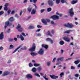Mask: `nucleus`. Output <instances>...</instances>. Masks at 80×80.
Segmentation results:
<instances>
[{"label": "nucleus", "mask_w": 80, "mask_h": 80, "mask_svg": "<svg viewBox=\"0 0 80 80\" xmlns=\"http://www.w3.org/2000/svg\"><path fill=\"white\" fill-rule=\"evenodd\" d=\"M64 26L66 27L70 28L74 27V25L72 23H68L67 24H65Z\"/></svg>", "instance_id": "1"}, {"label": "nucleus", "mask_w": 80, "mask_h": 80, "mask_svg": "<svg viewBox=\"0 0 80 80\" xmlns=\"http://www.w3.org/2000/svg\"><path fill=\"white\" fill-rule=\"evenodd\" d=\"M69 13L71 17H73L74 15V12L73 11V8H71L69 10Z\"/></svg>", "instance_id": "2"}, {"label": "nucleus", "mask_w": 80, "mask_h": 80, "mask_svg": "<svg viewBox=\"0 0 80 80\" xmlns=\"http://www.w3.org/2000/svg\"><path fill=\"white\" fill-rule=\"evenodd\" d=\"M48 3L49 6L51 7H52V6L54 5V3L52 0H48Z\"/></svg>", "instance_id": "3"}, {"label": "nucleus", "mask_w": 80, "mask_h": 80, "mask_svg": "<svg viewBox=\"0 0 80 80\" xmlns=\"http://www.w3.org/2000/svg\"><path fill=\"white\" fill-rule=\"evenodd\" d=\"M64 40L67 42H70V39L68 37L65 36L63 38Z\"/></svg>", "instance_id": "4"}, {"label": "nucleus", "mask_w": 80, "mask_h": 80, "mask_svg": "<svg viewBox=\"0 0 80 80\" xmlns=\"http://www.w3.org/2000/svg\"><path fill=\"white\" fill-rule=\"evenodd\" d=\"M35 44L33 43V44L32 48L29 49V50L31 52H33V51H35Z\"/></svg>", "instance_id": "5"}, {"label": "nucleus", "mask_w": 80, "mask_h": 80, "mask_svg": "<svg viewBox=\"0 0 80 80\" xmlns=\"http://www.w3.org/2000/svg\"><path fill=\"white\" fill-rule=\"evenodd\" d=\"M9 74H10V72L8 71H5L2 74V77H5V76H7V75H8Z\"/></svg>", "instance_id": "6"}, {"label": "nucleus", "mask_w": 80, "mask_h": 80, "mask_svg": "<svg viewBox=\"0 0 80 80\" xmlns=\"http://www.w3.org/2000/svg\"><path fill=\"white\" fill-rule=\"evenodd\" d=\"M11 24V23H9V21H7L6 22H5V25L4 26L5 28H6L8 26L10 27V25Z\"/></svg>", "instance_id": "7"}, {"label": "nucleus", "mask_w": 80, "mask_h": 80, "mask_svg": "<svg viewBox=\"0 0 80 80\" xmlns=\"http://www.w3.org/2000/svg\"><path fill=\"white\" fill-rule=\"evenodd\" d=\"M44 53V50L42 48H40L38 52V54L40 55H43Z\"/></svg>", "instance_id": "8"}, {"label": "nucleus", "mask_w": 80, "mask_h": 80, "mask_svg": "<svg viewBox=\"0 0 80 80\" xmlns=\"http://www.w3.org/2000/svg\"><path fill=\"white\" fill-rule=\"evenodd\" d=\"M59 16L57 15L53 16L51 17V18H52L53 20H58L59 18Z\"/></svg>", "instance_id": "9"}, {"label": "nucleus", "mask_w": 80, "mask_h": 80, "mask_svg": "<svg viewBox=\"0 0 80 80\" xmlns=\"http://www.w3.org/2000/svg\"><path fill=\"white\" fill-rule=\"evenodd\" d=\"M50 77H51V78H52V79H54L55 80H56V79L58 78V76L50 75Z\"/></svg>", "instance_id": "10"}, {"label": "nucleus", "mask_w": 80, "mask_h": 80, "mask_svg": "<svg viewBox=\"0 0 80 80\" xmlns=\"http://www.w3.org/2000/svg\"><path fill=\"white\" fill-rule=\"evenodd\" d=\"M4 38V35H3V32H2L0 34V40H3Z\"/></svg>", "instance_id": "11"}, {"label": "nucleus", "mask_w": 80, "mask_h": 80, "mask_svg": "<svg viewBox=\"0 0 80 80\" xmlns=\"http://www.w3.org/2000/svg\"><path fill=\"white\" fill-rule=\"evenodd\" d=\"M46 42H49L51 44L53 43V41L52 40L51 38H48L46 39Z\"/></svg>", "instance_id": "12"}, {"label": "nucleus", "mask_w": 80, "mask_h": 80, "mask_svg": "<svg viewBox=\"0 0 80 80\" xmlns=\"http://www.w3.org/2000/svg\"><path fill=\"white\" fill-rule=\"evenodd\" d=\"M63 59H64V58L62 57V58H58L57 59V61L58 62H61L62 61H63Z\"/></svg>", "instance_id": "13"}, {"label": "nucleus", "mask_w": 80, "mask_h": 80, "mask_svg": "<svg viewBox=\"0 0 80 80\" xmlns=\"http://www.w3.org/2000/svg\"><path fill=\"white\" fill-rule=\"evenodd\" d=\"M22 45H20L19 47H18V48H17L15 49L14 51L13 52H12V53H15V52H17V50H18V49H19V48H21V47H22Z\"/></svg>", "instance_id": "14"}, {"label": "nucleus", "mask_w": 80, "mask_h": 80, "mask_svg": "<svg viewBox=\"0 0 80 80\" xmlns=\"http://www.w3.org/2000/svg\"><path fill=\"white\" fill-rule=\"evenodd\" d=\"M36 13V10L33 9L31 12V15H35Z\"/></svg>", "instance_id": "15"}, {"label": "nucleus", "mask_w": 80, "mask_h": 80, "mask_svg": "<svg viewBox=\"0 0 80 80\" xmlns=\"http://www.w3.org/2000/svg\"><path fill=\"white\" fill-rule=\"evenodd\" d=\"M26 77L28 78H32V75L31 74H28L26 75Z\"/></svg>", "instance_id": "16"}, {"label": "nucleus", "mask_w": 80, "mask_h": 80, "mask_svg": "<svg viewBox=\"0 0 80 80\" xmlns=\"http://www.w3.org/2000/svg\"><path fill=\"white\" fill-rule=\"evenodd\" d=\"M9 20L10 22H13L14 20H15V19L13 18V17H11L9 19Z\"/></svg>", "instance_id": "17"}, {"label": "nucleus", "mask_w": 80, "mask_h": 80, "mask_svg": "<svg viewBox=\"0 0 80 80\" xmlns=\"http://www.w3.org/2000/svg\"><path fill=\"white\" fill-rule=\"evenodd\" d=\"M42 47H44L45 48L47 49L48 48V45L46 44H42Z\"/></svg>", "instance_id": "18"}, {"label": "nucleus", "mask_w": 80, "mask_h": 80, "mask_svg": "<svg viewBox=\"0 0 80 80\" xmlns=\"http://www.w3.org/2000/svg\"><path fill=\"white\" fill-rule=\"evenodd\" d=\"M31 71L32 72H33V73H35L37 71V69L35 68H32Z\"/></svg>", "instance_id": "19"}, {"label": "nucleus", "mask_w": 80, "mask_h": 80, "mask_svg": "<svg viewBox=\"0 0 80 80\" xmlns=\"http://www.w3.org/2000/svg\"><path fill=\"white\" fill-rule=\"evenodd\" d=\"M31 55L32 56H36V55H38V53H36V52H32L31 53Z\"/></svg>", "instance_id": "20"}, {"label": "nucleus", "mask_w": 80, "mask_h": 80, "mask_svg": "<svg viewBox=\"0 0 80 80\" xmlns=\"http://www.w3.org/2000/svg\"><path fill=\"white\" fill-rule=\"evenodd\" d=\"M42 22L43 23H44V24H45V25L47 24V21H46V19H42Z\"/></svg>", "instance_id": "21"}, {"label": "nucleus", "mask_w": 80, "mask_h": 80, "mask_svg": "<svg viewBox=\"0 0 80 80\" xmlns=\"http://www.w3.org/2000/svg\"><path fill=\"white\" fill-rule=\"evenodd\" d=\"M78 1L77 0H76V1H73L71 2V4H75L76 3H77Z\"/></svg>", "instance_id": "22"}, {"label": "nucleus", "mask_w": 80, "mask_h": 80, "mask_svg": "<svg viewBox=\"0 0 80 80\" xmlns=\"http://www.w3.org/2000/svg\"><path fill=\"white\" fill-rule=\"evenodd\" d=\"M80 62V60H78L77 61H76L74 62V63L76 64V65H77Z\"/></svg>", "instance_id": "23"}, {"label": "nucleus", "mask_w": 80, "mask_h": 80, "mask_svg": "<svg viewBox=\"0 0 80 80\" xmlns=\"http://www.w3.org/2000/svg\"><path fill=\"white\" fill-rule=\"evenodd\" d=\"M47 65L48 67H50L51 65V62L48 61L47 63Z\"/></svg>", "instance_id": "24"}, {"label": "nucleus", "mask_w": 80, "mask_h": 80, "mask_svg": "<svg viewBox=\"0 0 80 80\" xmlns=\"http://www.w3.org/2000/svg\"><path fill=\"white\" fill-rule=\"evenodd\" d=\"M20 38L21 41H23L24 40V38L22 34L20 35Z\"/></svg>", "instance_id": "25"}, {"label": "nucleus", "mask_w": 80, "mask_h": 80, "mask_svg": "<svg viewBox=\"0 0 80 80\" xmlns=\"http://www.w3.org/2000/svg\"><path fill=\"white\" fill-rule=\"evenodd\" d=\"M13 48H14V46H13V45L11 44L10 45L9 47V49H13Z\"/></svg>", "instance_id": "26"}, {"label": "nucleus", "mask_w": 80, "mask_h": 80, "mask_svg": "<svg viewBox=\"0 0 80 80\" xmlns=\"http://www.w3.org/2000/svg\"><path fill=\"white\" fill-rule=\"evenodd\" d=\"M52 10V8H49L47 9V12H51Z\"/></svg>", "instance_id": "27"}, {"label": "nucleus", "mask_w": 80, "mask_h": 80, "mask_svg": "<svg viewBox=\"0 0 80 80\" xmlns=\"http://www.w3.org/2000/svg\"><path fill=\"white\" fill-rule=\"evenodd\" d=\"M22 27H21V25L20 24H18V26L17 27V28L18 29V30L20 28H21Z\"/></svg>", "instance_id": "28"}, {"label": "nucleus", "mask_w": 80, "mask_h": 80, "mask_svg": "<svg viewBox=\"0 0 80 80\" xmlns=\"http://www.w3.org/2000/svg\"><path fill=\"white\" fill-rule=\"evenodd\" d=\"M34 75L36 77H40V74L37 73H35L34 74Z\"/></svg>", "instance_id": "29"}, {"label": "nucleus", "mask_w": 80, "mask_h": 80, "mask_svg": "<svg viewBox=\"0 0 80 80\" xmlns=\"http://www.w3.org/2000/svg\"><path fill=\"white\" fill-rule=\"evenodd\" d=\"M18 31H19V32H22V31H23V29L22 27H21V28L18 29Z\"/></svg>", "instance_id": "30"}, {"label": "nucleus", "mask_w": 80, "mask_h": 80, "mask_svg": "<svg viewBox=\"0 0 80 80\" xmlns=\"http://www.w3.org/2000/svg\"><path fill=\"white\" fill-rule=\"evenodd\" d=\"M29 28L30 29H34L35 27L34 26H30Z\"/></svg>", "instance_id": "31"}, {"label": "nucleus", "mask_w": 80, "mask_h": 80, "mask_svg": "<svg viewBox=\"0 0 80 80\" xmlns=\"http://www.w3.org/2000/svg\"><path fill=\"white\" fill-rule=\"evenodd\" d=\"M43 78H44L45 80H48V78H47V75L45 74L44 76L43 77Z\"/></svg>", "instance_id": "32"}, {"label": "nucleus", "mask_w": 80, "mask_h": 80, "mask_svg": "<svg viewBox=\"0 0 80 80\" xmlns=\"http://www.w3.org/2000/svg\"><path fill=\"white\" fill-rule=\"evenodd\" d=\"M42 70V68L41 67H39L37 68V70L38 71H39V72L41 71Z\"/></svg>", "instance_id": "33"}, {"label": "nucleus", "mask_w": 80, "mask_h": 80, "mask_svg": "<svg viewBox=\"0 0 80 80\" xmlns=\"http://www.w3.org/2000/svg\"><path fill=\"white\" fill-rule=\"evenodd\" d=\"M70 32H72V31L71 30H68V31H66L64 32V33H65L68 34L70 33Z\"/></svg>", "instance_id": "34"}, {"label": "nucleus", "mask_w": 80, "mask_h": 80, "mask_svg": "<svg viewBox=\"0 0 80 80\" xmlns=\"http://www.w3.org/2000/svg\"><path fill=\"white\" fill-rule=\"evenodd\" d=\"M40 66V64L37 63H34V67H38Z\"/></svg>", "instance_id": "35"}, {"label": "nucleus", "mask_w": 80, "mask_h": 80, "mask_svg": "<svg viewBox=\"0 0 80 80\" xmlns=\"http://www.w3.org/2000/svg\"><path fill=\"white\" fill-rule=\"evenodd\" d=\"M46 35H50L51 36H52V35L50 34V31H48L47 32H46Z\"/></svg>", "instance_id": "36"}, {"label": "nucleus", "mask_w": 80, "mask_h": 80, "mask_svg": "<svg viewBox=\"0 0 80 80\" xmlns=\"http://www.w3.org/2000/svg\"><path fill=\"white\" fill-rule=\"evenodd\" d=\"M59 44L60 45H62L64 44V42L63 41H60L59 42Z\"/></svg>", "instance_id": "37"}, {"label": "nucleus", "mask_w": 80, "mask_h": 80, "mask_svg": "<svg viewBox=\"0 0 80 80\" xmlns=\"http://www.w3.org/2000/svg\"><path fill=\"white\" fill-rule=\"evenodd\" d=\"M56 15H58L59 17H62V14H60L58 13V12H57L56 13Z\"/></svg>", "instance_id": "38"}, {"label": "nucleus", "mask_w": 80, "mask_h": 80, "mask_svg": "<svg viewBox=\"0 0 80 80\" xmlns=\"http://www.w3.org/2000/svg\"><path fill=\"white\" fill-rule=\"evenodd\" d=\"M32 8H28V10L29 12H31V10H32Z\"/></svg>", "instance_id": "39"}, {"label": "nucleus", "mask_w": 80, "mask_h": 80, "mask_svg": "<svg viewBox=\"0 0 80 80\" xmlns=\"http://www.w3.org/2000/svg\"><path fill=\"white\" fill-rule=\"evenodd\" d=\"M60 0H56V2L57 4H59L60 3Z\"/></svg>", "instance_id": "40"}, {"label": "nucleus", "mask_w": 80, "mask_h": 80, "mask_svg": "<svg viewBox=\"0 0 80 80\" xmlns=\"http://www.w3.org/2000/svg\"><path fill=\"white\" fill-rule=\"evenodd\" d=\"M61 2L62 3H66V1L65 0H61Z\"/></svg>", "instance_id": "41"}, {"label": "nucleus", "mask_w": 80, "mask_h": 80, "mask_svg": "<svg viewBox=\"0 0 80 80\" xmlns=\"http://www.w3.org/2000/svg\"><path fill=\"white\" fill-rule=\"evenodd\" d=\"M4 49V48H3V47L2 46L0 47V51H2V50H3Z\"/></svg>", "instance_id": "42"}, {"label": "nucleus", "mask_w": 80, "mask_h": 80, "mask_svg": "<svg viewBox=\"0 0 80 80\" xmlns=\"http://www.w3.org/2000/svg\"><path fill=\"white\" fill-rule=\"evenodd\" d=\"M15 11L14 10H12L11 11V15H13L14 14H15Z\"/></svg>", "instance_id": "43"}, {"label": "nucleus", "mask_w": 80, "mask_h": 80, "mask_svg": "<svg viewBox=\"0 0 80 80\" xmlns=\"http://www.w3.org/2000/svg\"><path fill=\"white\" fill-rule=\"evenodd\" d=\"M29 67H33V65L32 64V63H30L29 64Z\"/></svg>", "instance_id": "44"}, {"label": "nucleus", "mask_w": 80, "mask_h": 80, "mask_svg": "<svg viewBox=\"0 0 80 80\" xmlns=\"http://www.w3.org/2000/svg\"><path fill=\"white\" fill-rule=\"evenodd\" d=\"M9 5V4L8 3H6L5 4V5H4V6L5 7H7Z\"/></svg>", "instance_id": "45"}, {"label": "nucleus", "mask_w": 80, "mask_h": 80, "mask_svg": "<svg viewBox=\"0 0 80 80\" xmlns=\"http://www.w3.org/2000/svg\"><path fill=\"white\" fill-rule=\"evenodd\" d=\"M42 35L40 33H38L37 34H36V36H38V37H40Z\"/></svg>", "instance_id": "46"}, {"label": "nucleus", "mask_w": 80, "mask_h": 80, "mask_svg": "<svg viewBox=\"0 0 80 80\" xmlns=\"http://www.w3.org/2000/svg\"><path fill=\"white\" fill-rule=\"evenodd\" d=\"M11 62H12V61H11V60L9 59L7 63H10Z\"/></svg>", "instance_id": "47"}, {"label": "nucleus", "mask_w": 80, "mask_h": 80, "mask_svg": "<svg viewBox=\"0 0 80 80\" xmlns=\"http://www.w3.org/2000/svg\"><path fill=\"white\" fill-rule=\"evenodd\" d=\"M64 75V73L63 72H62L61 73L60 75H59L60 76V77H62V75Z\"/></svg>", "instance_id": "48"}, {"label": "nucleus", "mask_w": 80, "mask_h": 80, "mask_svg": "<svg viewBox=\"0 0 80 80\" xmlns=\"http://www.w3.org/2000/svg\"><path fill=\"white\" fill-rule=\"evenodd\" d=\"M46 24L47 22H49L50 21V19H46Z\"/></svg>", "instance_id": "49"}, {"label": "nucleus", "mask_w": 80, "mask_h": 80, "mask_svg": "<svg viewBox=\"0 0 80 80\" xmlns=\"http://www.w3.org/2000/svg\"><path fill=\"white\" fill-rule=\"evenodd\" d=\"M4 10H5V11H7V10H8V8H7V7H5L4 8Z\"/></svg>", "instance_id": "50"}, {"label": "nucleus", "mask_w": 80, "mask_h": 80, "mask_svg": "<svg viewBox=\"0 0 80 80\" xmlns=\"http://www.w3.org/2000/svg\"><path fill=\"white\" fill-rule=\"evenodd\" d=\"M71 68L72 70H74V69H75V68L73 66H71Z\"/></svg>", "instance_id": "51"}, {"label": "nucleus", "mask_w": 80, "mask_h": 80, "mask_svg": "<svg viewBox=\"0 0 80 80\" xmlns=\"http://www.w3.org/2000/svg\"><path fill=\"white\" fill-rule=\"evenodd\" d=\"M51 32L52 34H53L54 33H55V31L53 30H51Z\"/></svg>", "instance_id": "52"}, {"label": "nucleus", "mask_w": 80, "mask_h": 80, "mask_svg": "<svg viewBox=\"0 0 80 80\" xmlns=\"http://www.w3.org/2000/svg\"><path fill=\"white\" fill-rule=\"evenodd\" d=\"M15 17H16V18H19V16H18V15L17 14H16L15 16Z\"/></svg>", "instance_id": "53"}, {"label": "nucleus", "mask_w": 80, "mask_h": 80, "mask_svg": "<svg viewBox=\"0 0 80 80\" xmlns=\"http://www.w3.org/2000/svg\"><path fill=\"white\" fill-rule=\"evenodd\" d=\"M3 13H4V12H3V11H1L0 12V16L1 15H2V14H3Z\"/></svg>", "instance_id": "54"}, {"label": "nucleus", "mask_w": 80, "mask_h": 80, "mask_svg": "<svg viewBox=\"0 0 80 80\" xmlns=\"http://www.w3.org/2000/svg\"><path fill=\"white\" fill-rule=\"evenodd\" d=\"M22 35H23V36L24 37H25L26 36L25 34V33L24 32H22Z\"/></svg>", "instance_id": "55"}, {"label": "nucleus", "mask_w": 80, "mask_h": 80, "mask_svg": "<svg viewBox=\"0 0 80 80\" xmlns=\"http://www.w3.org/2000/svg\"><path fill=\"white\" fill-rule=\"evenodd\" d=\"M45 11V9H41L40 10V12L41 13H42Z\"/></svg>", "instance_id": "56"}, {"label": "nucleus", "mask_w": 80, "mask_h": 80, "mask_svg": "<svg viewBox=\"0 0 80 80\" xmlns=\"http://www.w3.org/2000/svg\"><path fill=\"white\" fill-rule=\"evenodd\" d=\"M26 49V48L24 47V48H21L20 50H25Z\"/></svg>", "instance_id": "57"}, {"label": "nucleus", "mask_w": 80, "mask_h": 80, "mask_svg": "<svg viewBox=\"0 0 80 80\" xmlns=\"http://www.w3.org/2000/svg\"><path fill=\"white\" fill-rule=\"evenodd\" d=\"M7 12H8V15H10L11 11H10V10H9Z\"/></svg>", "instance_id": "58"}, {"label": "nucleus", "mask_w": 80, "mask_h": 80, "mask_svg": "<svg viewBox=\"0 0 80 80\" xmlns=\"http://www.w3.org/2000/svg\"><path fill=\"white\" fill-rule=\"evenodd\" d=\"M61 62H58L56 63V65H61Z\"/></svg>", "instance_id": "59"}, {"label": "nucleus", "mask_w": 80, "mask_h": 80, "mask_svg": "<svg viewBox=\"0 0 80 80\" xmlns=\"http://www.w3.org/2000/svg\"><path fill=\"white\" fill-rule=\"evenodd\" d=\"M41 29H38L36 31V32H40Z\"/></svg>", "instance_id": "60"}, {"label": "nucleus", "mask_w": 80, "mask_h": 80, "mask_svg": "<svg viewBox=\"0 0 80 80\" xmlns=\"http://www.w3.org/2000/svg\"><path fill=\"white\" fill-rule=\"evenodd\" d=\"M11 24H10V26L12 28H13L14 27V25L12 23H11Z\"/></svg>", "instance_id": "61"}, {"label": "nucleus", "mask_w": 80, "mask_h": 80, "mask_svg": "<svg viewBox=\"0 0 80 80\" xmlns=\"http://www.w3.org/2000/svg\"><path fill=\"white\" fill-rule=\"evenodd\" d=\"M79 75L78 74H77L75 75V76L76 77H78Z\"/></svg>", "instance_id": "62"}, {"label": "nucleus", "mask_w": 80, "mask_h": 80, "mask_svg": "<svg viewBox=\"0 0 80 80\" xmlns=\"http://www.w3.org/2000/svg\"><path fill=\"white\" fill-rule=\"evenodd\" d=\"M55 60H56V58H54L52 60V62H55Z\"/></svg>", "instance_id": "63"}, {"label": "nucleus", "mask_w": 80, "mask_h": 80, "mask_svg": "<svg viewBox=\"0 0 80 80\" xmlns=\"http://www.w3.org/2000/svg\"><path fill=\"white\" fill-rule=\"evenodd\" d=\"M8 33H10V29H8Z\"/></svg>", "instance_id": "64"}]
</instances>
